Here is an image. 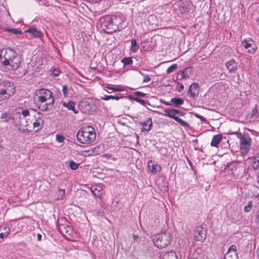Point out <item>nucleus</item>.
<instances>
[{
  "instance_id": "obj_1",
  "label": "nucleus",
  "mask_w": 259,
  "mask_h": 259,
  "mask_svg": "<svg viewBox=\"0 0 259 259\" xmlns=\"http://www.w3.org/2000/svg\"><path fill=\"white\" fill-rule=\"evenodd\" d=\"M76 137L79 143L89 145L95 140L96 134L93 127L86 125L79 128L76 135Z\"/></svg>"
},
{
  "instance_id": "obj_2",
  "label": "nucleus",
  "mask_w": 259,
  "mask_h": 259,
  "mask_svg": "<svg viewBox=\"0 0 259 259\" xmlns=\"http://www.w3.org/2000/svg\"><path fill=\"white\" fill-rule=\"evenodd\" d=\"M185 114L186 113L180 110L174 108H167L164 109L163 115L165 116L174 119L182 126L184 127H189V125L188 123L179 118V116H184Z\"/></svg>"
},
{
  "instance_id": "obj_3",
  "label": "nucleus",
  "mask_w": 259,
  "mask_h": 259,
  "mask_svg": "<svg viewBox=\"0 0 259 259\" xmlns=\"http://www.w3.org/2000/svg\"><path fill=\"white\" fill-rule=\"evenodd\" d=\"M170 240L171 235L168 232L157 234L153 238L154 244L160 248H163L168 246L170 243Z\"/></svg>"
},
{
  "instance_id": "obj_4",
  "label": "nucleus",
  "mask_w": 259,
  "mask_h": 259,
  "mask_svg": "<svg viewBox=\"0 0 259 259\" xmlns=\"http://www.w3.org/2000/svg\"><path fill=\"white\" fill-rule=\"evenodd\" d=\"M17 55V53L10 48L4 49L0 53V59L5 66H8L10 61Z\"/></svg>"
},
{
  "instance_id": "obj_5",
  "label": "nucleus",
  "mask_w": 259,
  "mask_h": 259,
  "mask_svg": "<svg viewBox=\"0 0 259 259\" xmlns=\"http://www.w3.org/2000/svg\"><path fill=\"white\" fill-rule=\"evenodd\" d=\"M240 149L243 154H247L249 150L251 139L248 134H244L240 138Z\"/></svg>"
},
{
  "instance_id": "obj_6",
  "label": "nucleus",
  "mask_w": 259,
  "mask_h": 259,
  "mask_svg": "<svg viewBox=\"0 0 259 259\" xmlns=\"http://www.w3.org/2000/svg\"><path fill=\"white\" fill-rule=\"evenodd\" d=\"M242 45L245 49H247V52L250 54H253L256 52L257 48L253 40L250 38L243 40Z\"/></svg>"
},
{
  "instance_id": "obj_7",
  "label": "nucleus",
  "mask_w": 259,
  "mask_h": 259,
  "mask_svg": "<svg viewBox=\"0 0 259 259\" xmlns=\"http://www.w3.org/2000/svg\"><path fill=\"white\" fill-rule=\"evenodd\" d=\"M192 73V68L187 67L183 70L180 71L177 75V79L181 80L182 79L188 78Z\"/></svg>"
},
{
  "instance_id": "obj_8",
  "label": "nucleus",
  "mask_w": 259,
  "mask_h": 259,
  "mask_svg": "<svg viewBox=\"0 0 259 259\" xmlns=\"http://www.w3.org/2000/svg\"><path fill=\"white\" fill-rule=\"evenodd\" d=\"M34 118L35 120L33 122V125L34 129H35V131L36 132L42 128L44 121L41 119V114L39 112L34 115Z\"/></svg>"
},
{
  "instance_id": "obj_9",
  "label": "nucleus",
  "mask_w": 259,
  "mask_h": 259,
  "mask_svg": "<svg viewBox=\"0 0 259 259\" xmlns=\"http://www.w3.org/2000/svg\"><path fill=\"white\" fill-rule=\"evenodd\" d=\"M21 63V57L16 55L15 57H13L12 59L10 61L8 66H10L12 69L16 70L20 67Z\"/></svg>"
},
{
  "instance_id": "obj_10",
  "label": "nucleus",
  "mask_w": 259,
  "mask_h": 259,
  "mask_svg": "<svg viewBox=\"0 0 259 259\" xmlns=\"http://www.w3.org/2000/svg\"><path fill=\"white\" fill-rule=\"evenodd\" d=\"M206 232L201 228L200 230L196 231L194 234V237L196 241L203 242L206 238Z\"/></svg>"
},
{
  "instance_id": "obj_11",
  "label": "nucleus",
  "mask_w": 259,
  "mask_h": 259,
  "mask_svg": "<svg viewBox=\"0 0 259 259\" xmlns=\"http://www.w3.org/2000/svg\"><path fill=\"white\" fill-rule=\"evenodd\" d=\"M35 96L37 97H52V92L46 89H40L36 91Z\"/></svg>"
},
{
  "instance_id": "obj_12",
  "label": "nucleus",
  "mask_w": 259,
  "mask_h": 259,
  "mask_svg": "<svg viewBox=\"0 0 259 259\" xmlns=\"http://www.w3.org/2000/svg\"><path fill=\"white\" fill-rule=\"evenodd\" d=\"M58 229L61 233L64 234L65 233L70 235L73 232L72 228L68 225L61 224L58 226Z\"/></svg>"
},
{
  "instance_id": "obj_13",
  "label": "nucleus",
  "mask_w": 259,
  "mask_h": 259,
  "mask_svg": "<svg viewBox=\"0 0 259 259\" xmlns=\"http://www.w3.org/2000/svg\"><path fill=\"white\" fill-rule=\"evenodd\" d=\"M199 87L197 83L192 84L189 89L188 94L192 97L198 96L199 95Z\"/></svg>"
},
{
  "instance_id": "obj_14",
  "label": "nucleus",
  "mask_w": 259,
  "mask_h": 259,
  "mask_svg": "<svg viewBox=\"0 0 259 259\" xmlns=\"http://www.w3.org/2000/svg\"><path fill=\"white\" fill-rule=\"evenodd\" d=\"M25 32H28L31 34L32 37L41 38L43 36V33L34 28H29L27 30L25 31Z\"/></svg>"
},
{
  "instance_id": "obj_15",
  "label": "nucleus",
  "mask_w": 259,
  "mask_h": 259,
  "mask_svg": "<svg viewBox=\"0 0 259 259\" xmlns=\"http://www.w3.org/2000/svg\"><path fill=\"white\" fill-rule=\"evenodd\" d=\"M104 24L107 28L115 31V27L113 26V23H112V16H107L105 17Z\"/></svg>"
},
{
  "instance_id": "obj_16",
  "label": "nucleus",
  "mask_w": 259,
  "mask_h": 259,
  "mask_svg": "<svg viewBox=\"0 0 259 259\" xmlns=\"http://www.w3.org/2000/svg\"><path fill=\"white\" fill-rule=\"evenodd\" d=\"M143 126L142 129V132L147 131L149 132L152 128L153 126L152 119L148 118L145 121L140 123Z\"/></svg>"
},
{
  "instance_id": "obj_17",
  "label": "nucleus",
  "mask_w": 259,
  "mask_h": 259,
  "mask_svg": "<svg viewBox=\"0 0 259 259\" xmlns=\"http://www.w3.org/2000/svg\"><path fill=\"white\" fill-rule=\"evenodd\" d=\"M14 88L13 86H10L6 89H0V95H6L5 97H7V96L9 97L13 96L14 93Z\"/></svg>"
},
{
  "instance_id": "obj_18",
  "label": "nucleus",
  "mask_w": 259,
  "mask_h": 259,
  "mask_svg": "<svg viewBox=\"0 0 259 259\" xmlns=\"http://www.w3.org/2000/svg\"><path fill=\"white\" fill-rule=\"evenodd\" d=\"M226 66L230 72L236 70L237 68V64L233 59L227 62L226 64Z\"/></svg>"
},
{
  "instance_id": "obj_19",
  "label": "nucleus",
  "mask_w": 259,
  "mask_h": 259,
  "mask_svg": "<svg viewBox=\"0 0 259 259\" xmlns=\"http://www.w3.org/2000/svg\"><path fill=\"white\" fill-rule=\"evenodd\" d=\"M222 136L221 134L214 135L211 140V146L217 147L222 140Z\"/></svg>"
},
{
  "instance_id": "obj_20",
  "label": "nucleus",
  "mask_w": 259,
  "mask_h": 259,
  "mask_svg": "<svg viewBox=\"0 0 259 259\" xmlns=\"http://www.w3.org/2000/svg\"><path fill=\"white\" fill-rule=\"evenodd\" d=\"M1 118L2 119H4L3 121V122L7 123L9 122V121L12 119H14V118L12 116L11 114L9 112L2 113L1 116Z\"/></svg>"
},
{
  "instance_id": "obj_21",
  "label": "nucleus",
  "mask_w": 259,
  "mask_h": 259,
  "mask_svg": "<svg viewBox=\"0 0 259 259\" xmlns=\"http://www.w3.org/2000/svg\"><path fill=\"white\" fill-rule=\"evenodd\" d=\"M131 99H134L137 102H139L140 104L145 106L148 110H152L151 108L148 107L149 104V102L146 101L145 100L142 99L141 98H131Z\"/></svg>"
},
{
  "instance_id": "obj_22",
  "label": "nucleus",
  "mask_w": 259,
  "mask_h": 259,
  "mask_svg": "<svg viewBox=\"0 0 259 259\" xmlns=\"http://www.w3.org/2000/svg\"><path fill=\"white\" fill-rule=\"evenodd\" d=\"M171 102L172 105L175 107H177L184 103V101L182 98H171Z\"/></svg>"
},
{
  "instance_id": "obj_23",
  "label": "nucleus",
  "mask_w": 259,
  "mask_h": 259,
  "mask_svg": "<svg viewBox=\"0 0 259 259\" xmlns=\"http://www.w3.org/2000/svg\"><path fill=\"white\" fill-rule=\"evenodd\" d=\"M63 105L64 107H67L69 110H72L74 113H77V111H76L74 107L75 103L72 101H70L68 103L64 102Z\"/></svg>"
},
{
  "instance_id": "obj_24",
  "label": "nucleus",
  "mask_w": 259,
  "mask_h": 259,
  "mask_svg": "<svg viewBox=\"0 0 259 259\" xmlns=\"http://www.w3.org/2000/svg\"><path fill=\"white\" fill-rule=\"evenodd\" d=\"M121 17L118 16H112V23H113V26L115 27V29L117 26L121 23Z\"/></svg>"
},
{
  "instance_id": "obj_25",
  "label": "nucleus",
  "mask_w": 259,
  "mask_h": 259,
  "mask_svg": "<svg viewBox=\"0 0 259 259\" xmlns=\"http://www.w3.org/2000/svg\"><path fill=\"white\" fill-rule=\"evenodd\" d=\"M139 49V45L137 44V40L135 39L131 41V50L133 52H136Z\"/></svg>"
},
{
  "instance_id": "obj_26",
  "label": "nucleus",
  "mask_w": 259,
  "mask_h": 259,
  "mask_svg": "<svg viewBox=\"0 0 259 259\" xmlns=\"http://www.w3.org/2000/svg\"><path fill=\"white\" fill-rule=\"evenodd\" d=\"M149 170L153 174H156L157 171H160L161 170V167L157 164L153 163L151 168H149Z\"/></svg>"
},
{
  "instance_id": "obj_27",
  "label": "nucleus",
  "mask_w": 259,
  "mask_h": 259,
  "mask_svg": "<svg viewBox=\"0 0 259 259\" xmlns=\"http://www.w3.org/2000/svg\"><path fill=\"white\" fill-rule=\"evenodd\" d=\"M68 163V166H69L70 168L72 170H76L78 168L79 164H77L75 163L73 160L68 161L66 162V164Z\"/></svg>"
},
{
  "instance_id": "obj_28",
  "label": "nucleus",
  "mask_w": 259,
  "mask_h": 259,
  "mask_svg": "<svg viewBox=\"0 0 259 259\" xmlns=\"http://www.w3.org/2000/svg\"><path fill=\"white\" fill-rule=\"evenodd\" d=\"M16 114H18L19 118L20 119L19 121L20 124L24 126H27L28 124L27 119L25 118H21L20 112H16Z\"/></svg>"
},
{
  "instance_id": "obj_29",
  "label": "nucleus",
  "mask_w": 259,
  "mask_h": 259,
  "mask_svg": "<svg viewBox=\"0 0 259 259\" xmlns=\"http://www.w3.org/2000/svg\"><path fill=\"white\" fill-rule=\"evenodd\" d=\"M224 259H238V253H226L224 255Z\"/></svg>"
},
{
  "instance_id": "obj_30",
  "label": "nucleus",
  "mask_w": 259,
  "mask_h": 259,
  "mask_svg": "<svg viewBox=\"0 0 259 259\" xmlns=\"http://www.w3.org/2000/svg\"><path fill=\"white\" fill-rule=\"evenodd\" d=\"M165 256L167 257V259H178L177 254L173 251L167 252L165 253Z\"/></svg>"
},
{
  "instance_id": "obj_31",
  "label": "nucleus",
  "mask_w": 259,
  "mask_h": 259,
  "mask_svg": "<svg viewBox=\"0 0 259 259\" xmlns=\"http://www.w3.org/2000/svg\"><path fill=\"white\" fill-rule=\"evenodd\" d=\"M237 247L235 245H231L226 253L233 254L237 252Z\"/></svg>"
},
{
  "instance_id": "obj_32",
  "label": "nucleus",
  "mask_w": 259,
  "mask_h": 259,
  "mask_svg": "<svg viewBox=\"0 0 259 259\" xmlns=\"http://www.w3.org/2000/svg\"><path fill=\"white\" fill-rule=\"evenodd\" d=\"M6 31L8 32H11L14 34H22V31L20 29L16 28L7 29L6 30Z\"/></svg>"
},
{
  "instance_id": "obj_33",
  "label": "nucleus",
  "mask_w": 259,
  "mask_h": 259,
  "mask_svg": "<svg viewBox=\"0 0 259 259\" xmlns=\"http://www.w3.org/2000/svg\"><path fill=\"white\" fill-rule=\"evenodd\" d=\"M160 101L158 102H154L153 101H151L149 102V104L148 105L149 107L151 108V107H156L158 108L160 107Z\"/></svg>"
},
{
  "instance_id": "obj_34",
  "label": "nucleus",
  "mask_w": 259,
  "mask_h": 259,
  "mask_svg": "<svg viewBox=\"0 0 259 259\" xmlns=\"http://www.w3.org/2000/svg\"><path fill=\"white\" fill-rule=\"evenodd\" d=\"M177 68H178V66H177V64H174L172 65L171 66L167 68V69L166 70L167 73L169 74V73L173 72Z\"/></svg>"
},
{
  "instance_id": "obj_35",
  "label": "nucleus",
  "mask_w": 259,
  "mask_h": 259,
  "mask_svg": "<svg viewBox=\"0 0 259 259\" xmlns=\"http://www.w3.org/2000/svg\"><path fill=\"white\" fill-rule=\"evenodd\" d=\"M121 61L124 65H130L133 62V61L131 58L127 57L124 58Z\"/></svg>"
},
{
  "instance_id": "obj_36",
  "label": "nucleus",
  "mask_w": 259,
  "mask_h": 259,
  "mask_svg": "<svg viewBox=\"0 0 259 259\" xmlns=\"http://www.w3.org/2000/svg\"><path fill=\"white\" fill-rule=\"evenodd\" d=\"M252 201H249L248 202V204L244 207V211L246 212H249L250 210V209L252 207Z\"/></svg>"
},
{
  "instance_id": "obj_37",
  "label": "nucleus",
  "mask_w": 259,
  "mask_h": 259,
  "mask_svg": "<svg viewBox=\"0 0 259 259\" xmlns=\"http://www.w3.org/2000/svg\"><path fill=\"white\" fill-rule=\"evenodd\" d=\"M5 229L6 230L5 232L0 233V239L4 238L5 237H6L9 234V229L5 228Z\"/></svg>"
},
{
  "instance_id": "obj_38",
  "label": "nucleus",
  "mask_w": 259,
  "mask_h": 259,
  "mask_svg": "<svg viewBox=\"0 0 259 259\" xmlns=\"http://www.w3.org/2000/svg\"><path fill=\"white\" fill-rule=\"evenodd\" d=\"M252 166L254 169H257L259 167V159H254Z\"/></svg>"
},
{
  "instance_id": "obj_39",
  "label": "nucleus",
  "mask_w": 259,
  "mask_h": 259,
  "mask_svg": "<svg viewBox=\"0 0 259 259\" xmlns=\"http://www.w3.org/2000/svg\"><path fill=\"white\" fill-rule=\"evenodd\" d=\"M29 114V110L25 109V110H22L21 111V118H25V117Z\"/></svg>"
},
{
  "instance_id": "obj_40",
  "label": "nucleus",
  "mask_w": 259,
  "mask_h": 259,
  "mask_svg": "<svg viewBox=\"0 0 259 259\" xmlns=\"http://www.w3.org/2000/svg\"><path fill=\"white\" fill-rule=\"evenodd\" d=\"M92 192L94 194V195L96 197H100V196L102 195V192H100V190L97 189V188L95 189V191L92 190Z\"/></svg>"
},
{
  "instance_id": "obj_41",
  "label": "nucleus",
  "mask_w": 259,
  "mask_h": 259,
  "mask_svg": "<svg viewBox=\"0 0 259 259\" xmlns=\"http://www.w3.org/2000/svg\"><path fill=\"white\" fill-rule=\"evenodd\" d=\"M59 192L60 193L59 194V199H63L65 195V190L64 189H60Z\"/></svg>"
},
{
  "instance_id": "obj_42",
  "label": "nucleus",
  "mask_w": 259,
  "mask_h": 259,
  "mask_svg": "<svg viewBox=\"0 0 259 259\" xmlns=\"http://www.w3.org/2000/svg\"><path fill=\"white\" fill-rule=\"evenodd\" d=\"M64 137L61 135H56V140L59 142H62L64 141Z\"/></svg>"
},
{
  "instance_id": "obj_43",
  "label": "nucleus",
  "mask_w": 259,
  "mask_h": 259,
  "mask_svg": "<svg viewBox=\"0 0 259 259\" xmlns=\"http://www.w3.org/2000/svg\"><path fill=\"white\" fill-rule=\"evenodd\" d=\"M195 115L196 117L200 119L202 121H203L204 122H206V119L203 116H201V115L196 113L195 114Z\"/></svg>"
},
{
  "instance_id": "obj_44",
  "label": "nucleus",
  "mask_w": 259,
  "mask_h": 259,
  "mask_svg": "<svg viewBox=\"0 0 259 259\" xmlns=\"http://www.w3.org/2000/svg\"><path fill=\"white\" fill-rule=\"evenodd\" d=\"M184 89V85L181 83H178L177 85V90L178 92H181Z\"/></svg>"
},
{
  "instance_id": "obj_45",
  "label": "nucleus",
  "mask_w": 259,
  "mask_h": 259,
  "mask_svg": "<svg viewBox=\"0 0 259 259\" xmlns=\"http://www.w3.org/2000/svg\"><path fill=\"white\" fill-rule=\"evenodd\" d=\"M60 71L57 69H54L52 71V74L55 76H57L60 74Z\"/></svg>"
},
{
  "instance_id": "obj_46",
  "label": "nucleus",
  "mask_w": 259,
  "mask_h": 259,
  "mask_svg": "<svg viewBox=\"0 0 259 259\" xmlns=\"http://www.w3.org/2000/svg\"><path fill=\"white\" fill-rule=\"evenodd\" d=\"M150 80H151V77L147 75V76H144V78L143 79L144 82H149Z\"/></svg>"
},
{
  "instance_id": "obj_47",
  "label": "nucleus",
  "mask_w": 259,
  "mask_h": 259,
  "mask_svg": "<svg viewBox=\"0 0 259 259\" xmlns=\"http://www.w3.org/2000/svg\"><path fill=\"white\" fill-rule=\"evenodd\" d=\"M134 94L136 96H145V94H144L142 92H136L134 93Z\"/></svg>"
},
{
  "instance_id": "obj_48",
  "label": "nucleus",
  "mask_w": 259,
  "mask_h": 259,
  "mask_svg": "<svg viewBox=\"0 0 259 259\" xmlns=\"http://www.w3.org/2000/svg\"><path fill=\"white\" fill-rule=\"evenodd\" d=\"M67 89V87L66 86H63V92L64 96L65 97L68 96L67 94V91H66Z\"/></svg>"
},
{
  "instance_id": "obj_49",
  "label": "nucleus",
  "mask_w": 259,
  "mask_h": 259,
  "mask_svg": "<svg viewBox=\"0 0 259 259\" xmlns=\"http://www.w3.org/2000/svg\"><path fill=\"white\" fill-rule=\"evenodd\" d=\"M48 108H49L48 104H45L44 105H43L42 106L41 110L42 111H46L48 109Z\"/></svg>"
},
{
  "instance_id": "obj_50",
  "label": "nucleus",
  "mask_w": 259,
  "mask_h": 259,
  "mask_svg": "<svg viewBox=\"0 0 259 259\" xmlns=\"http://www.w3.org/2000/svg\"><path fill=\"white\" fill-rule=\"evenodd\" d=\"M249 95V91L244 92V93H241L240 94L241 96H247Z\"/></svg>"
},
{
  "instance_id": "obj_51",
  "label": "nucleus",
  "mask_w": 259,
  "mask_h": 259,
  "mask_svg": "<svg viewBox=\"0 0 259 259\" xmlns=\"http://www.w3.org/2000/svg\"><path fill=\"white\" fill-rule=\"evenodd\" d=\"M160 103H163V104H164L165 105H169V106H172V104L171 103H170L168 102H165V101H163L162 100H160Z\"/></svg>"
},
{
  "instance_id": "obj_52",
  "label": "nucleus",
  "mask_w": 259,
  "mask_h": 259,
  "mask_svg": "<svg viewBox=\"0 0 259 259\" xmlns=\"http://www.w3.org/2000/svg\"><path fill=\"white\" fill-rule=\"evenodd\" d=\"M117 122L118 124H119L120 125H126V123L123 122V121L121 119L119 120Z\"/></svg>"
},
{
  "instance_id": "obj_53",
  "label": "nucleus",
  "mask_w": 259,
  "mask_h": 259,
  "mask_svg": "<svg viewBox=\"0 0 259 259\" xmlns=\"http://www.w3.org/2000/svg\"><path fill=\"white\" fill-rule=\"evenodd\" d=\"M39 100L38 101L40 102L41 103H43L47 101V98H38Z\"/></svg>"
},
{
  "instance_id": "obj_54",
  "label": "nucleus",
  "mask_w": 259,
  "mask_h": 259,
  "mask_svg": "<svg viewBox=\"0 0 259 259\" xmlns=\"http://www.w3.org/2000/svg\"><path fill=\"white\" fill-rule=\"evenodd\" d=\"M52 101L50 102V103H47V104H48V107L49 106H52L54 104V98H52Z\"/></svg>"
},
{
  "instance_id": "obj_55",
  "label": "nucleus",
  "mask_w": 259,
  "mask_h": 259,
  "mask_svg": "<svg viewBox=\"0 0 259 259\" xmlns=\"http://www.w3.org/2000/svg\"><path fill=\"white\" fill-rule=\"evenodd\" d=\"M41 235L39 233L37 234V239L38 241H40L41 240Z\"/></svg>"
},
{
  "instance_id": "obj_56",
  "label": "nucleus",
  "mask_w": 259,
  "mask_h": 259,
  "mask_svg": "<svg viewBox=\"0 0 259 259\" xmlns=\"http://www.w3.org/2000/svg\"><path fill=\"white\" fill-rule=\"evenodd\" d=\"M256 181H257L258 184L259 185V170H258V174L256 176Z\"/></svg>"
},
{
  "instance_id": "obj_57",
  "label": "nucleus",
  "mask_w": 259,
  "mask_h": 259,
  "mask_svg": "<svg viewBox=\"0 0 259 259\" xmlns=\"http://www.w3.org/2000/svg\"><path fill=\"white\" fill-rule=\"evenodd\" d=\"M257 256L259 258V245L256 250Z\"/></svg>"
},
{
  "instance_id": "obj_58",
  "label": "nucleus",
  "mask_w": 259,
  "mask_h": 259,
  "mask_svg": "<svg viewBox=\"0 0 259 259\" xmlns=\"http://www.w3.org/2000/svg\"><path fill=\"white\" fill-rule=\"evenodd\" d=\"M104 97H110V98H111V97H118V96H112V95H109V96L105 95Z\"/></svg>"
},
{
  "instance_id": "obj_59",
  "label": "nucleus",
  "mask_w": 259,
  "mask_h": 259,
  "mask_svg": "<svg viewBox=\"0 0 259 259\" xmlns=\"http://www.w3.org/2000/svg\"><path fill=\"white\" fill-rule=\"evenodd\" d=\"M103 100H108L109 99H110V98H102ZM113 99H115L116 100H119L120 98H113Z\"/></svg>"
},
{
  "instance_id": "obj_60",
  "label": "nucleus",
  "mask_w": 259,
  "mask_h": 259,
  "mask_svg": "<svg viewBox=\"0 0 259 259\" xmlns=\"http://www.w3.org/2000/svg\"><path fill=\"white\" fill-rule=\"evenodd\" d=\"M252 111H253L254 114H255V112L257 111L256 106H255V107L253 108Z\"/></svg>"
},
{
  "instance_id": "obj_61",
  "label": "nucleus",
  "mask_w": 259,
  "mask_h": 259,
  "mask_svg": "<svg viewBox=\"0 0 259 259\" xmlns=\"http://www.w3.org/2000/svg\"><path fill=\"white\" fill-rule=\"evenodd\" d=\"M133 237H134V239H136L138 238V235H133Z\"/></svg>"
},
{
  "instance_id": "obj_62",
  "label": "nucleus",
  "mask_w": 259,
  "mask_h": 259,
  "mask_svg": "<svg viewBox=\"0 0 259 259\" xmlns=\"http://www.w3.org/2000/svg\"><path fill=\"white\" fill-rule=\"evenodd\" d=\"M150 163H152V161H149L148 162V166L150 167Z\"/></svg>"
},
{
  "instance_id": "obj_63",
  "label": "nucleus",
  "mask_w": 259,
  "mask_h": 259,
  "mask_svg": "<svg viewBox=\"0 0 259 259\" xmlns=\"http://www.w3.org/2000/svg\"><path fill=\"white\" fill-rule=\"evenodd\" d=\"M255 197L257 198H259V193L255 196Z\"/></svg>"
},
{
  "instance_id": "obj_64",
  "label": "nucleus",
  "mask_w": 259,
  "mask_h": 259,
  "mask_svg": "<svg viewBox=\"0 0 259 259\" xmlns=\"http://www.w3.org/2000/svg\"><path fill=\"white\" fill-rule=\"evenodd\" d=\"M27 129H25V130L23 129L22 131H23V133H25V131H27Z\"/></svg>"
}]
</instances>
